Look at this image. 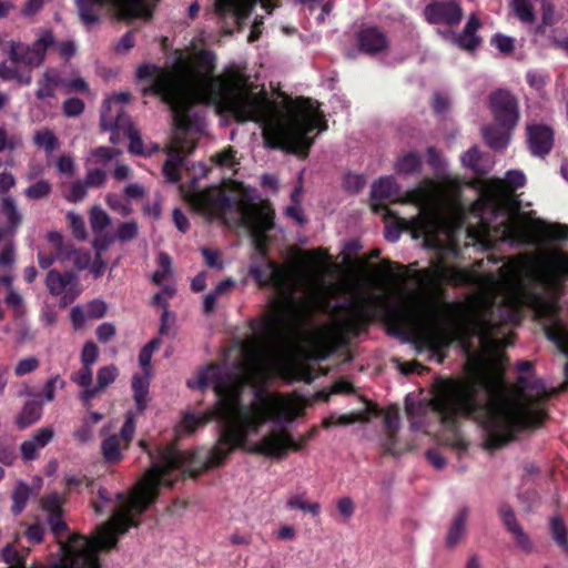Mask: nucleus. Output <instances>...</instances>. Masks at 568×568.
<instances>
[{
    "instance_id": "052dcab7",
    "label": "nucleus",
    "mask_w": 568,
    "mask_h": 568,
    "mask_svg": "<svg viewBox=\"0 0 568 568\" xmlns=\"http://www.w3.org/2000/svg\"><path fill=\"white\" fill-rule=\"evenodd\" d=\"M120 154V151L113 148L99 146L91 152L92 159L97 163H108Z\"/></svg>"
},
{
    "instance_id": "6ab92c4d",
    "label": "nucleus",
    "mask_w": 568,
    "mask_h": 568,
    "mask_svg": "<svg viewBox=\"0 0 568 568\" xmlns=\"http://www.w3.org/2000/svg\"><path fill=\"white\" fill-rule=\"evenodd\" d=\"M528 145L532 155L545 156L554 145V131L544 124H531L527 128Z\"/></svg>"
},
{
    "instance_id": "6e6552de",
    "label": "nucleus",
    "mask_w": 568,
    "mask_h": 568,
    "mask_svg": "<svg viewBox=\"0 0 568 568\" xmlns=\"http://www.w3.org/2000/svg\"><path fill=\"white\" fill-rule=\"evenodd\" d=\"M403 203L417 206L418 213L410 219L396 217L395 225H387L385 237L396 242L403 230L409 231L415 239L423 237L425 245L438 251L457 254L456 231L463 226L464 212L458 203L452 201L449 211L439 207V190L432 180L408 190Z\"/></svg>"
},
{
    "instance_id": "f257e3e1",
    "label": "nucleus",
    "mask_w": 568,
    "mask_h": 568,
    "mask_svg": "<svg viewBox=\"0 0 568 568\" xmlns=\"http://www.w3.org/2000/svg\"><path fill=\"white\" fill-rule=\"evenodd\" d=\"M304 314L295 307L273 304L260 318L250 322L253 336L243 345L244 361L241 374H231L219 365L201 368L186 385L192 389L212 387L216 403L205 413L186 414L178 427L179 434H192L216 418L219 440L207 453L179 450L183 457L182 475L196 477L200 473L221 466L236 447L250 453L281 458L288 449L298 452L316 429L310 430L301 442L286 432L271 433L258 442L250 437L260 435L266 423L284 427L303 413V405L291 395L268 394L260 384L286 366L290 353L308 333L303 331Z\"/></svg>"
},
{
    "instance_id": "a19ab883",
    "label": "nucleus",
    "mask_w": 568,
    "mask_h": 568,
    "mask_svg": "<svg viewBox=\"0 0 568 568\" xmlns=\"http://www.w3.org/2000/svg\"><path fill=\"white\" fill-rule=\"evenodd\" d=\"M51 191L52 185L49 181L39 180L24 190V195L29 200L37 201L48 197Z\"/></svg>"
},
{
    "instance_id": "4468645a",
    "label": "nucleus",
    "mask_w": 568,
    "mask_h": 568,
    "mask_svg": "<svg viewBox=\"0 0 568 568\" xmlns=\"http://www.w3.org/2000/svg\"><path fill=\"white\" fill-rule=\"evenodd\" d=\"M131 100L128 92H120L103 102L101 111V128L104 131H113L125 126L131 119L124 113L123 106Z\"/></svg>"
},
{
    "instance_id": "dca6fc26",
    "label": "nucleus",
    "mask_w": 568,
    "mask_h": 568,
    "mask_svg": "<svg viewBox=\"0 0 568 568\" xmlns=\"http://www.w3.org/2000/svg\"><path fill=\"white\" fill-rule=\"evenodd\" d=\"M424 16L432 24L456 26L462 21L463 10L455 0H442L427 4Z\"/></svg>"
},
{
    "instance_id": "0e129e2a",
    "label": "nucleus",
    "mask_w": 568,
    "mask_h": 568,
    "mask_svg": "<svg viewBox=\"0 0 568 568\" xmlns=\"http://www.w3.org/2000/svg\"><path fill=\"white\" fill-rule=\"evenodd\" d=\"M516 541L517 547L524 552H531L534 550V544L523 527L517 528L510 532Z\"/></svg>"
},
{
    "instance_id": "bf43d9fd",
    "label": "nucleus",
    "mask_w": 568,
    "mask_h": 568,
    "mask_svg": "<svg viewBox=\"0 0 568 568\" xmlns=\"http://www.w3.org/2000/svg\"><path fill=\"white\" fill-rule=\"evenodd\" d=\"M61 87L64 89L67 93L89 92V85L87 81L80 77L73 79L61 78Z\"/></svg>"
},
{
    "instance_id": "58836bf2",
    "label": "nucleus",
    "mask_w": 568,
    "mask_h": 568,
    "mask_svg": "<svg viewBox=\"0 0 568 568\" xmlns=\"http://www.w3.org/2000/svg\"><path fill=\"white\" fill-rule=\"evenodd\" d=\"M159 270L152 274V282L155 285H162L163 281L172 274V260L165 252L158 254Z\"/></svg>"
},
{
    "instance_id": "e433bc0d",
    "label": "nucleus",
    "mask_w": 568,
    "mask_h": 568,
    "mask_svg": "<svg viewBox=\"0 0 568 568\" xmlns=\"http://www.w3.org/2000/svg\"><path fill=\"white\" fill-rule=\"evenodd\" d=\"M89 221L93 233L105 231V229L111 224V217L99 205H95L90 210Z\"/></svg>"
},
{
    "instance_id": "6e6d98bb",
    "label": "nucleus",
    "mask_w": 568,
    "mask_h": 568,
    "mask_svg": "<svg viewBox=\"0 0 568 568\" xmlns=\"http://www.w3.org/2000/svg\"><path fill=\"white\" fill-rule=\"evenodd\" d=\"M94 239L92 241V246L95 250V254H102V252L106 251L109 246L115 241L114 235H111L106 231L93 233Z\"/></svg>"
},
{
    "instance_id": "423d86ee",
    "label": "nucleus",
    "mask_w": 568,
    "mask_h": 568,
    "mask_svg": "<svg viewBox=\"0 0 568 568\" xmlns=\"http://www.w3.org/2000/svg\"><path fill=\"white\" fill-rule=\"evenodd\" d=\"M525 183L526 176L519 170L507 171L504 180L489 179L484 183L479 199L471 206L479 220L480 241L527 245L568 240V225L537 220L534 230L520 213V204L511 189L523 187Z\"/></svg>"
},
{
    "instance_id": "c03bdc74",
    "label": "nucleus",
    "mask_w": 568,
    "mask_h": 568,
    "mask_svg": "<svg viewBox=\"0 0 568 568\" xmlns=\"http://www.w3.org/2000/svg\"><path fill=\"white\" fill-rule=\"evenodd\" d=\"M193 170L195 171V174L194 176L192 178V185H181V193H182V196L183 199L189 203V205L191 206V209L197 213L193 206L191 205V203L189 202V200L186 199L185 196V192H194V193H197V192H203V190H195V182L197 179H202V178H205L207 175V172H209V169L206 168L205 164L203 163H197L196 165L193 166ZM212 186H210L211 189ZM209 190V187L204 189V191Z\"/></svg>"
},
{
    "instance_id": "4c0bfd02",
    "label": "nucleus",
    "mask_w": 568,
    "mask_h": 568,
    "mask_svg": "<svg viewBox=\"0 0 568 568\" xmlns=\"http://www.w3.org/2000/svg\"><path fill=\"white\" fill-rule=\"evenodd\" d=\"M17 459L16 442L11 435L0 437V463L11 466Z\"/></svg>"
},
{
    "instance_id": "72a5a7b5",
    "label": "nucleus",
    "mask_w": 568,
    "mask_h": 568,
    "mask_svg": "<svg viewBox=\"0 0 568 568\" xmlns=\"http://www.w3.org/2000/svg\"><path fill=\"white\" fill-rule=\"evenodd\" d=\"M286 507L288 509H300L303 513L311 514L313 517H317L321 513V505L318 503H310L301 494L292 495L286 501Z\"/></svg>"
},
{
    "instance_id": "774afa93",
    "label": "nucleus",
    "mask_w": 568,
    "mask_h": 568,
    "mask_svg": "<svg viewBox=\"0 0 568 568\" xmlns=\"http://www.w3.org/2000/svg\"><path fill=\"white\" fill-rule=\"evenodd\" d=\"M99 355L98 346L93 342H87L83 345L82 352H81V362L83 366H91L97 362Z\"/></svg>"
},
{
    "instance_id": "4be33fe9",
    "label": "nucleus",
    "mask_w": 568,
    "mask_h": 568,
    "mask_svg": "<svg viewBox=\"0 0 568 568\" xmlns=\"http://www.w3.org/2000/svg\"><path fill=\"white\" fill-rule=\"evenodd\" d=\"M361 50L366 53L374 54L385 50L388 45L386 34L376 27H365L357 36Z\"/></svg>"
},
{
    "instance_id": "2f4dec72",
    "label": "nucleus",
    "mask_w": 568,
    "mask_h": 568,
    "mask_svg": "<svg viewBox=\"0 0 568 568\" xmlns=\"http://www.w3.org/2000/svg\"><path fill=\"white\" fill-rule=\"evenodd\" d=\"M22 145L23 140L19 133L13 132L4 124H0V153H12Z\"/></svg>"
},
{
    "instance_id": "a211bd4d",
    "label": "nucleus",
    "mask_w": 568,
    "mask_h": 568,
    "mask_svg": "<svg viewBox=\"0 0 568 568\" xmlns=\"http://www.w3.org/2000/svg\"><path fill=\"white\" fill-rule=\"evenodd\" d=\"M152 359V353L150 349L144 347L140 351L139 363L144 371V375H135L132 381L133 397L135 406L139 412H143L146 408V400L150 385V363Z\"/></svg>"
},
{
    "instance_id": "ea45409f",
    "label": "nucleus",
    "mask_w": 568,
    "mask_h": 568,
    "mask_svg": "<svg viewBox=\"0 0 568 568\" xmlns=\"http://www.w3.org/2000/svg\"><path fill=\"white\" fill-rule=\"evenodd\" d=\"M510 7L521 22L532 23L535 21L534 9L529 0H511Z\"/></svg>"
},
{
    "instance_id": "4d7b16f0",
    "label": "nucleus",
    "mask_w": 568,
    "mask_h": 568,
    "mask_svg": "<svg viewBox=\"0 0 568 568\" xmlns=\"http://www.w3.org/2000/svg\"><path fill=\"white\" fill-rule=\"evenodd\" d=\"M54 432L51 427H42L33 433L30 440L38 449L44 448L53 438Z\"/></svg>"
},
{
    "instance_id": "9b49d317",
    "label": "nucleus",
    "mask_w": 568,
    "mask_h": 568,
    "mask_svg": "<svg viewBox=\"0 0 568 568\" xmlns=\"http://www.w3.org/2000/svg\"><path fill=\"white\" fill-rule=\"evenodd\" d=\"M260 256L251 262L250 276L262 287L272 286L277 291L286 290L292 282L291 273L284 266L271 261L258 243Z\"/></svg>"
},
{
    "instance_id": "b1692460",
    "label": "nucleus",
    "mask_w": 568,
    "mask_h": 568,
    "mask_svg": "<svg viewBox=\"0 0 568 568\" xmlns=\"http://www.w3.org/2000/svg\"><path fill=\"white\" fill-rule=\"evenodd\" d=\"M156 2L158 0H123L121 3H113V10L123 18L149 17Z\"/></svg>"
},
{
    "instance_id": "2eb2a0df",
    "label": "nucleus",
    "mask_w": 568,
    "mask_h": 568,
    "mask_svg": "<svg viewBox=\"0 0 568 568\" xmlns=\"http://www.w3.org/2000/svg\"><path fill=\"white\" fill-rule=\"evenodd\" d=\"M256 2L261 3L267 14H271L274 8L272 0H216L214 10L220 18L230 17L236 24H241Z\"/></svg>"
},
{
    "instance_id": "412c9836",
    "label": "nucleus",
    "mask_w": 568,
    "mask_h": 568,
    "mask_svg": "<svg viewBox=\"0 0 568 568\" xmlns=\"http://www.w3.org/2000/svg\"><path fill=\"white\" fill-rule=\"evenodd\" d=\"M479 27V20L475 16H471L460 34H456L450 30L439 32L444 38L450 39L452 42L458 47L467 51H471L475 50L480 43V38L476 34Z\"/></svg>"
},
{
    "instance_id": "e2e57ef3",
    "label": "nucleus",
    "mask_w": 568,
    "mask_h": 568,
    "mask_svg": "<svg viewBox=\"0 0 568 568\" xmlns=\"http://www.w3.org/2000/svg\"><path fill=\"white\" fill-rule=\"evenodd\" d=\"M88 191V185L84 180H78L71 183L69 193L67 195V200L70 202H79L82 201Z\"/></svg>"
},
{
    "instance_id": "864d4df0",
    "label": "nucleus",
    "mask_w": 568,
    "mask_h": 568,
    "mask_svg": "<svg viewBox=\"0 0 568 568\" xmlns=\"http://www.w3.org/2000/svg\"><path fill=\"white\" fill-rule=\"evenodd\" d=\"M67 217L70 223V227L72 229L73 235L78 240L84 241L87 239V229L82 216L74 212H69Z\"/></svg>"
},
{
    "instance_id": "603ef678",
    "label": "nucleus",
    "mask_w": 568,
    "mask_h": 568,
    "mask_svg": "<svg viewBox=\"0 0 568 568\" xmlns=\"http://www.w3.org/2000/svg\"><path fill=\"white\" fill-rule=\"evenodd\" d=\"M498 514L500 516L503 524L505 525L509 532H513L517 528L521 527L518 524L515 513L509 505L503 504L498 509Z\"/></svg>"
},
{
    "instance_id": "39448f33",
    "label": "nucleus",
    "mask_w": 568,
    "mask_h": 568,
    "mask_svg": "<svg viewBox=\"0 0 568 568\" xmlns=\"http://www.w3.org/2000/svg\"><path fill=\"white\" fill-rule=\"evenodd\" d=\"M149 454L151 467L130 494L115 495L110 519L98 526L91 537L73 534L68 541H62V536L68 531L62 515L48 517L50 529L59 544V550L50 557L48 568H101L98 552L114 548L120 536L139 525L140 516L155 500L159 488L162 485L171 487L182 476L180 466L183 456L174 446L160 448L156 456Z\"/></svg>"
},
{
    "instance_id": "0eeeda50",
    "label": "nucleus",
    "mask_w": 568,
    "mask_h": 568,
    "mask_svg": "<svg viewBox=\"0 0 568 568\" xmlns=\"http://www.w3.org/2000/svg\"><path fill=\"white\" fill-rule=\"evenodd\" d=\"M136 75L140 80H152L143 88V94L161 97L173 114L175 122L174 144L168 149V159L163 165V174L169 182L180 181L182 166V153H191L196 145L193 136V120L190 119L191 99H220L221 89L210 91V82L192 72H179L163 70L155 64L146 63L138 68Z\"/></svg>"
},
{
    "instance_id": "1a4fd4ad",
    "label": "nucleus",
    "mask_w": 568,
    "mask_h": 568,
    "mask_svg": "<svg viewBox=\"0 0 568 568\" xmlns=\"http://www.w3.org/2000/svg\"><path fill=\"white\" fill-rule=\"evenodd\" d=\"M185 196L197 212L207 221L229 219L241 220L256 237H262L273 227V212L245 201H234L221 187H211L203 192H185Z\"/></svg>"
},
{
    "instance_id": "cd10ccee",
    "label": "nucleus",
    "mask_w": 568,
    "mask_h": 568,
    "mask_svg": "<svg viewBox=\"0 0 568 568\" xmlns=\"http://www.w3.org/2000/svg\"><path fill=\"white\" fill-rule=\"evenodd\" d=\"M398 189V184L396 183L394 176H383L372 185V200L384 201L392 199L393 196L397 195Z\"/></svg>"
},
{
    "instance_id": "69168bd1",
    "label": "nucleus",
    "mask_w": 568,
    "mask_h": 568,
    "mask_svg": "<svg viewBox=\"0 0 568 568\" xmlns=\"http://www.w3.org/2000/svg\"><path fill=\"white\" fill-rule=\"evenodd\" d=\"M106 303L102 300H92L87 305L88 317L92 320L102 318L106 314Z\"/></svg>"
},
{
    "instance_id": "5701e85b",
    "label": "nucleus",
    "mask_w": 568,
    "mask_h": 568,
    "mask_svg": "<svg viewBox=\"0 0 568 568\" xmlns=\"http://www.w3.org/2000/svg\"><path fill=\"white\" fill-rule=\"evenodd\" d=\"M469 518V508L464 506L454 515L445 537V545L448 548H455L466 534L467 521Z\"/></svg>"
},
{
    "instance_id": "79ce46f5",
    "label": "nucleus",
    "mask_w": 568,
    "mask_h": 568,
    "mask_svg": "<svg viewBox=\"0 0 568 568\" xmlns=\"http://www.w3.org/2000/svg\"><path fill=\"white\" fill-rule=\"evenodd\" d=\"M139 226L135 221L122 222L118 225L114 239L120 242H129L138 236Z\"/></svg>"
},
{
    "instance_id": "f8f14e48",
    "label": "nucleus",
    "mask_w": 568,
    "mask_h": 568,
    "mask_svg": "<svg viewBox=\"0 0 568 568\" xmlns=\"http://www.w3.org/2000/svg\"><path fill=\"white\" fill-rule=\"evenodd\" d=\"M48 292L60 297L65 304L73 302L81 294L79 276L73 271L59 272L58 270H49L45 280Z\"/></svg>"
},
{
    "instance_id": "473e14b6",
    "label": "nucleus",
    "mask_w": 568,
    "mask_h": 568,
    "mask_svg": "<svg viewBox=\"0 0 568 568\" xmlns=\"http://www.w3.org/2000/svg\"><path fill=\"white\" fill-rule=\"evenodd\" d=\"M460 160L464 166L469 168L477 175H484L487 172L486 166L481 163L483 155L476 146H473L466 151L462 155Z\"/></svg>"
},
{
    "instance_id": "7c9ffc66",
    "label": "nucleus",
    "mask_w": 568,
    "mask_h": 568,
    "mask_svg": "<svg viewBox=\"0 0 568 568\" xmlns=\"http://www.w3.org/2000/svg\"><path fill=\"white\" fill-rule=\"evenodd\" d=\"M31 495L30 486L23 480H18L12 491V507L11 511L13 515H19L26 508L28 500Z\"/></svg>"
},
{
    "instance_id": "de8ad7c7",
    "label": "nucleus",
    "mask_w": 568,
    "mask_h": 568,
    "mask_svg": "<svg viewBox=\"0 0 568 568\" xmlns=\"http://www.w3.org/2000/svg\"><path fill=\"white\" fill-rule=\"evenodd\" d=\"M364 308V305H354V314L344 318L341 323L344 331L347 333H356L358 331Z\"/></svg>"
},
{
    "instance_id": "8fccbe9b",
    "label": "nucleus",
    "mask_w": 568,
    "mask_h": 568,
    "mask_svg": "<svg viewBox=\"0 0 568 568\" xmlns=\"http://www.w3.org/2000/svg\"><path fill=\"white\" fill-rule=\"evenodd\" d=\"M105 202L113 211H115L122 216H128L132 213V206L130 205V203L124 202L116 194H106Z\"/></svg>"
},
{
    "instance_id": "37998d69",
    "label": "nucleus",
    "mask_w": 568,
    "mask_h": 568,
    "mask_svg": "<svg viewBox=\"0 0 568 568\" xmlns=\"http://www.w3.org/2000/svg\"><path fill=\"white\" fill-rule=\"evenodd\" d=\"M550 530L556 542L564 548H568V530L560 517L551 518Z\"/></svg>"
},
{
    "instance_id": "3c124183",
    "label": "nucleus",
    "mask_w": 568,
    "mask_h": 568,
    "mask_svg": "<svg viewBox=\"0 0 568 568\" xmlns=\"http://www.w3.org/2000/svg\"><path fill=\"white\" fill-rule=\"evenodd\" d=\"M118 376V368L114 365L101 367L98 371V385L101 390L112 384Z\"/></svg>"
},
{
    "instance_id": "aec40b11",
    "label": "nucleus",
    "mask_w": 568,
    "mask_h": 568,
    "mask_svg": "<svg viewBox=\"0 0 568 568\" xmlns=\"http://www.w3.org/2000/svg\"><path fill=\"white\" fill-rule=\"evenodd\" d=\"M419 339L425 346L438 353L452 344L455 332L448 326L432 324L420 332Z\"/></svg>"
},
{
    "instance_id": "ddd939ff",
    "label": "nucleus",
    "mask_w": 568,
    "mask_h": 568,
    "mask_svg": "<svg viewBox=\"0 0 568 568\" xmlns=\"http://www.w3.org/2000/svg\"><path fill=\"white\" fill-rule=\"evenodd\" d=\"M489 109L497 123L515 129L519 120L516 98L507 90H496L489 95Z\"/></svg>"
},
{
    "instance_id": "393cba45",
    "label": "nucleus",
    "mask_w": 568,
    "mask_h": 568,
    "mask_svg": "<svg viewBox=\"0 0 568 568\" xmlns=\"http://www.w3.org/2000/svg\"><path fill=\"white\" fill-rule=\"evenodd\" d=\"M37 84L38 88L36 90V97L38 100L42 101L49 98H54L57 88L61 87L60 72L54 68L47 69L38 80Z\"/></svg>"
},
{
    "instance_id": "20e7f679",
    "label": "nucleus",
    "mask_w": 568,
    "mask_h": 568,
    "mask_svg": "<svg viewBox=\"0 0 568 568\" xmlns=\"http://www.w3.org/2000/svg\"><path fill=\"white\" fill-rule=\"evenodd\" d=\"M197 59L201 70L180 65L179 72H192L212 82L210 89H221V99L190 100V119L193 120V129H199L201 121L200 116L193 112V106L212 104L221 111L231 113L237 122L257 123L267 148L281 149L301 156H306L314 143L310 134L314 130L323 132L327 129L323 113L312 101H305L288 118H284L264 91L258 93L252 91L247 77L240 70L229 67L222 74L214 77L215 54L204 50L199 53Z\"/></svg>"
},
{
    "instance_id": "f704fd0d",
    "label": "nucleus",
    "mask_w": 568,
    "mask_h": 568,
    "mask_svg": "<svg viewBox=\"0 0 568 568\" xmlns=\"http://www.w3.org/2000/svg\"><path fill=\"white\" fill-rule=\"evenodd\" d=\"M102 455L105 462L116 463L122 458L120 438L115 435L109 436L101 444Z\"/></svg>"
},
{
    "instance_id": "f3484780",
    "label": "nucleus",
    "mask_w": 568,
    "mask_h": 568,
    "mask_svg": "<svg viewBox=\"0 0 568 568\" xmlns=\"http://www.w3.org/2000/svg\"><path fill=\"white\" fill-rule=\"evenodd\" d=\"M23 216L11 195H2L0 201V242L13 239Z\"/></svg>"
},
{
    "instance_id": "a878e982",
    "label": "nucleus",
    "mask_w": 568,
    "mask_h": 568,
    "mask_svg": "<svg viewBox=\"0 0 568 568\" xmlns=\"http://www.w3.org/2000/svg\"><path fill=\"white\" fill-rule=\"evenodd\" d=\"M513 130L496 122L483 129V138L489 148L501 150L508 145Z\"/></svg>"
},
{
    "instance_id": "7ed1b4c3",
    "label": "nucleus",
    "mask_w": 568,
    "mask_h": 568,
    "mask_svg": "<svg viewBox=\"0 0 568 568\" xmlns=\"http://www.w3.org/2000/svg\"><path fill=\"white\" fill-rule=\"evenodd\" d=\"M429 409L449 429L444 438L445 445L458 454L468 449L467 442L456 428L459 417L480 415L484 448L490 452L511 442L520 430L539 425L544 417L538 405L524 394H510L497 366L477 375L471 382L440 381L429 403H415L410 395L406 397V414L414 430L424 426L420 417Z\"/></svg>"
},
{
    "instance_id": "5fc2aeb1",
    "label": "nucleus",
    "mask_w": 568,
    "mask_h": 568,
    "mask_svg": "<svg viewBox=\"0 0 568 568\" xmlns=\"http://www.w3.org/2000/svg\"><path fill=\"white\" fill-rule=\"evenodd\" d=\"M84 102L79 98H69L62 104V112L68 118H75L83 113Z\"/></svg>"
},
{
    "instance_id": "49530a36",
    "label": "nucleus",
    "mask_w": 568,
    "mask_h": 568,
    "mask_svg": "<svg viewBox=\"0 0 568 568\" xmlns=\"http://www.w3.org/2000/svg\"><path fill=\"white\" fill-rule=\"evenodd\" d=\"M64 386L65 382L60 377V375H53L43 385L40 396L44 402H52L55 398V389H62Z\"/></svg>"
},
{
    "instance_id": "9d476101",
    "label": "nucleus",
    "mask_w": 568,
    "mask_h": 568,
    "mask_svg": "<svg viewBox=\"0 0 568 568\" xmlns=\"http://www.w3.org/2000/svg\"><path fill=\"white\" fill-rule=\"evenodd\" d=\"M54 37L50 30L42 31L32 44L19 41L7 43L8 58L0 63V79L13 81L20 85H29L32 81V69L42 64L48 49L53 45Z\"/></svg>"
},
{
    "instance_id": "a18cd8bd",
    "label": "nucleus",
    "mask_w": 568,
    "mask_h": 568,
    "mask_svg": "<svg viewBox=\"0 0 568 568\" xmlns=\"http://www.w3.org/2000/svg\"><path fill=\"white\" fill-rule=\"evenodd\" d=\"M235 153L236 152L232 148H227L212 156V161L222 169L235 171V168L239 164L235 159Z\"/></svg>"
},
{
    "instance_id": "c9c22d12",
    "label": "nucleus",
    "mask_w": 568,
    "mask_h": 568,
    "mask_svg": "<svg viewBox=\"0 0 568 568\" xmlns=\"http://www.w3.org/2000/svg\"><path fill=\"white\" fill-rule=\"evenodd\" d=\"M33 143L37 148L44 150L48 154H51L59 146L57 136L52 131L47 129L34 133Z\"/></svg>"
},
{
    "instance_id": "09e8293b",
    "label": "nucleus",
    "mask_w": 568,
    "mask_h": 568,
    "mask_svg": "<svg viewBox=\"0 0 568 568\" xmlns=\"http://www.w3.org/2000/svg\"><path fill=\"white\" fill-rule=\"evenodd\" d=\"M62 499L58 494H50L42 498L41 506L42 509L48 514V517L51 515H62Z\"/></svg>"
},
{
    "instance_id": "680f3d73",
    "label": "nucleus",
    "mask_w": 568,
    "mask_h": 568,
    "mask_svg": "<svg viewBox=\"0 0 568 568\" xmlns=\"http://www.w3.org/2000/svg\"><path fill=\"white\" fill-rule=\"evenodd\" d=\"M39 367V359L36 356H29L26 358L20 359L16 367H14V374L17 376H23L26 374H29L33 371H36Z\"/></svg>"
},
{
    "instance_id": "c756f323",
    "label": "nucleus",
    "mask_w": 568,
    "mask_h": 568,
    "mask_svg": "<svg viewBox=\"0 0 568 568\" xmlns=\"http://www.w3.org/2000/svg\"><path fill=\"white\" fill-rule=\"evenodd\" d=\"M42 415V406L36 402L27 403L21 413L18 415L16 423L19 428L23 429L37 423Z\"/></svg>"
},
{
    "instance_id": "bb28decb",
    "label": "nucleus",
    "mask_w": 568,
    "mask_h": 568,
    "mask_svg": "<svg viewBox=\"0 0 568 568\" xmlns=\"http://www.w3.org/2000/svg\"><path fill=\"white\" fill-rule=\"evenodd\" d=\"M113 131H122L130 140L129 151L138 155H151L159 150L158 144H150L149 148L144 146L143 141L140 138L139 131L134 128L130 121L125 126L114 129Z\"/></svg>"
},
{
    "instance_id": "13d9d810",
    "label": "nucleus",
    "mask_w": 568,
    "mask_h": 568,
    "mask_svg": "<svg viewBox=\"0 0 568 568\" xmlns=\"http://www.w3.org/2000/svg\"><path fill=\"white\" fill-rule=\"evenodd\" d=\"M175 295V288L172 285L164 286L152 298L151 304L162 310L168 308V302Z\"/></svg>"
},
{
    "instance_id": "c85d7f7f",
    "label": "nucleus",
    "mask_w": 568,
    "mask_h": 568,
    "mask_svg": "<svg viewBox=\"0 0 568 568\" xmlns=\"http://www.w3.org/2000/svg\"><path fill=\"white\" fill-rule=\"evenodd\" d=\"M420 166L422 156L414 151L403 154L395 162V171L404 175H409L418 172Z\"/></svg>"
},
{
    "instance_id": "338daca9",
    "label": "nucleus",
    "mask_w": 568,
    "mask_h": 568,
    "mask_svg": "<svg viewBox=\"0 0 568 568\" xmlns=\"http://www.w3.org/2000/svg\"><path fill=\"white\" fill-rule=\"evenodd\" d=\"M106 181V173L101 169L88 171L84 182L88 187H102Z\"/></svg>"
},
{
    "instance_id": "f03ea898",
    "label": "nucleus",
    "mask_w": 568,
    "mask_h": 568,
    "mask_svg": "<svg viewBox=\"0 0 568 568\" xmlns=\"http://www.w3.org/2000/svg\"><path fill=\"white\" fill-rule=\"evenodd\" d=\"M434 286L474 284L478 295L463 306L468 331L478 338L486 353L497 352L509 344L503 324L520 321V311L528 307L557 348L568 355V318L558 305V292L568 277V255H558L549 271H540L528 255L509 258L497 274L474 275L465 270L434 263L423 271Z\"/></svg>"
}]
</instances>
